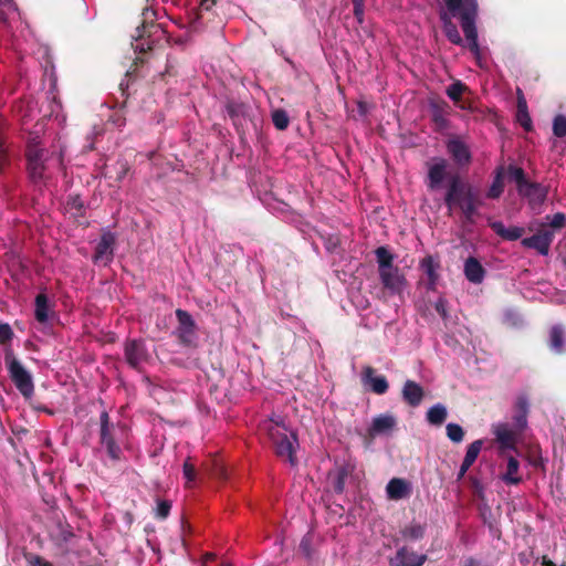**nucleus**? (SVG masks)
Returning a JSON list of instances; mask_svg holds the SVG:
<instances>
[{
  "label": "nucleus",
  "instance_id": "nucleus-5",
  "mask_svg": "<svg viewBox=\"0 0 566 566\" xmlns=\"http://www.w3.org/2000/svg\"><path fill=\"white\" fill-rule=\"evenodd\" d=\"M460 23L469 43V50L474 54L475 59L480 62L481 50L478 42V30L475 21L478 18V1L476 0H464L463 10L460 14Z\"/></svg>",
  "mask_w": 566,
  "mask_h": 566
},
{
  "label": "nucleus",
  "instance_id": "nucleus-8",
  "mask_svg": "<svg viewBox=\"0 0 566 566\" xmlns=\"http://www.w3.org/2000/svg\"><path fill=\"white\" fill-rule=\"evenodd\" d=\"M156 12L153 9H145L143 11V22L137 28L136 50L147 52L153 50L155 40L153 36L158 32L165 33L160 24L155 23Z\"/></svg>",
  "mask_w": 566,
  "mask_h": 566
},
{
  "label": "nucleus",
  "instance_id": "nucleus-51",
  "mask_svg": "<svg viewBox=\"0 0 566 566\" xmlns=\"http://www.w3.org/2000/svg\"><path fill=\"white\" fill-rule=\"evenodd\" d=\"M13 331L8 323H0V344L6 345L11 342Z\"/></svg>",
  "mask_w": 566,
  "mask_h": 566
},
{
  "label": "nucleus",
  "instance_id": "nucleus-6",
  "mask_svg": "<svg viewBox=\"0 0 566 566\" xmlns=\"http://www.w3.org/2000/svg\"><path fill=\"white\" fill-rule=\"evenodd\" d=\"M27 168L33 182L44 180L49 151L40 145L38 138H31L25 148Z\"/></svg>",
  "mask_w": 566,
  "mask_h": 566
},
{
  "label": "nucleus",
  "instance_id": "nucleus-3",
  "mask_svg": "<svg viewBox=\"0 0 566 566\" xmlns=\"http://www.w3.org/2000/svg\"><path fill=\"white\" fill-rule=\"evenodd\" d=\"M125 427H119L111 422L109 415L104 410L99 416V443L105 449L107 457L113 463L119 462L124 459L120 448L123 442L118 437V430H124Z\"/></svg>",
  "mask_w": 566,
  "mask_h": 566
},
{
  "label": "nucleus",
  "instance_id": "nucleus-36",
  "mask_svg": "<svg viewBox=\"0 0 566 566\" xmlns=\"http://www.w3.org/2000/svg\"><path fill=\"white\" fill-rule=\"evenodd\" d=\"M482 447H483V441L480 439L473 441L472 443H470L468 446L467 452H465V455L463 459V462L465 463V465H470V467L473 465V463L475 462V460L478 459V457L482 450Z\"/></svg>",
  "mask_w": 566,
  "mask_h": 566
},
{
  "label": "nucleus",
  "instance_id": "nucleus-26",
  "mask_svg": "<svg viewBox=\"0 0 566 566\" xmlns=\"http://www.w3.org/2000/svg\"><path fill=\"white\" fill-rule=\"evenodd\" d=\"M516 120L526 132H531L533 129V124L528 113L527 103L520 88L517 90Z\"/></svg>",
  "mask_w": 566,
  "mask_h": 566
},
{
  "label": "nucleus",
  "instance_id": "nucleus-12",
  "mask_svg": "<svg viewBox=\"0 0 566 566\" xmlns=\"http://www.w3.org/2000/svg\"><path fill=\"white\" fill-rule=\"evenodd\" d=\"M379 279L388 295H400L407 286V280L397 266L379 273Z\"/></svg>",
  "mask_w": 566,
  "mask_h": 566
},
{
  "label": "nucleus",
  "instance_id": "nucleus-10",
  "mask_svg": "<svg viewBox=\"0 0 566 566\" xmlns=\"http://www.w3.org/2000/svg\"><path fill=\"white\" fill-rule=\"evenodd\" d=\"M124 357L132 368L139 369L144 363L149 360L150 355L144 340L128 339L124 345Z\"/></svg>",
  "mask_w": 566,
  "mask_h": 566
},
{
  "label": "nucleus",
  "instance_id": "nucleus-59",
  "mask_svg": "<svg viewBox=\"0 0 566 566\" xmlns=\"http://www.w3.org/2000/svg\"><path fill=\"white\" fill-rule=\"evenodd\" d=\"M542 564L544 566H556V564L553 560H551L547 556H543Z\"/></svg>",
  "mask_w": 566,
  "mask_h": 566
},
{
  "label": "nucleus",
  "instance_id": "nucleus-4",
  "mask_svg": "<svg viewBox=\"0 0 566 566\" xmlns=\"http://www.w3.org/2000/svg\"><path fill=\"white\" fill-rule=\"evenodd\" d=\"M268 433L275 454L280 458H286L292 465H295L297 463L294 454L295 444H297L296 434L294 432L287 433L286 428L279 423H271L268 427Z\"/></svg>",
  "mask_w": 566,
  "mask_h": 566
},
{
  "label": "nucleus",
  "instance_id": "nucleus-46",
  "mask_svg": "<svg viewBox=\"0 0 566 566\" xmlns=\"http://www.w3.org/2000/svg\"><path fill=\"white\" fill-rule=\"evenodd\" d=\"M171 510V502L168 500H158L155 516L159 520H165L169 516Z\"/></svg>",
  "mask_w": 566,
  "mask_h": 566
},
{
  "label": "nucleus",
  "instance_id": "nucleus-58",
  "mask_svg": "<svg viewBox=\"0 0 566 566\" xmlns=\"http://www.w3.org/2000/svg\"><path fill=\"white\" fill-rule=\"evenodd\" d=\"M470 468H471L470 465H465V463L462 461V464H461L458 475H457V480L458 481L462 480Z\"/></svg>",
  "mask_w": 566,
  "mask_h": 566
},
{
  "label": "nucleus",
  "instance_id": "nucleus-53",
  "mask_svg": "<svg viewBox=\"0 0 566 566\" xmlns=\"http://www.w3.org/2000/svg\"><path fill=\"white\" fill-rule=\"evenodd\" d=\"M447 304L448 302L444 297H439L434 303V310L443 319L448 318Z\"/></svg>",
  "mask_w": 566,
  "mask_h": 566
},
{
  "label": "nucleus",
  "instance_id": "nucleus-13",
  "mask_svg": "<svg viewBox=\"0 0 566 566\" xmlns=\"http://www.w3.org/2000/svg\"><path fill=\"white\" fill-rule=\"evenodd\" d=\"M554 240V231L544 227L535 234L522 240L525 248L534 249L542 255H547Z\"/></svg>",
  "mask_w": 566,
  "mask_h": 566
},
{
  "label": "nucleus",
  "instance_id": "nucleus-7",
  "mask_svg": "<svg viewBox=\"0 0 566 566\" xmlns=\"http://www.w3.org/2000/svg\"><path fill=\"white\" fill-rule=\"evenodd\" d=\"M4 360L10 378L19 392L24 398H30L34 392V385L30 373L14 357L12 352H6Z\"/></svg>",
  "mask_w": 566,
  "mask_h": 566
},
{
  "label": "nucleus",
  "instance_id": "nucleus-64",
  "mask_svg": "<svg viewBox=\"0 0 566 566\" xmlns=\"http://www.w3.org/2000/svg\"><path fill=\"white\" fill-rule=\"evenodd\" d=\"M4 1L8 2V3H12L13 0H4Z\"/></svg>",
  "mask_w": 566,
  "mask_h": 566
},
{
  "label": "nucleus",
  "instance_id": "nucleus-42",
  "mask_svg": "<svg viewBox=\"0 0 566 566\" xmlns=\"http://www.w3.org/2000/svg\"><path fill=\"white\" fill-rule=\"evenodd\" d=\"M495 436L499 442L506 447H512L514 442V433L512 430H510L506 426H500L496 431Z\"/></svg>",
  "mask_w": 566,
  "mask_h": 566
},
{
  "label": "nucleus",
  "instance_id": "nucleus-16",
  "mask_svg": "<svg viewBox=\"0 0 566 566\" xmlns=\"http://www.w3.org/2000/svg\"><path fill=\"white\" fill-rule=\"evenodd\" d=\"M429 109L431 115V120L437 126L438 130H443L449 128L450 122L448 116L451 113L450 105L441 98L431 99L429 102Z\"/></svg>",
  "mask_w": 566,
  "mask_h": 566
},
{
  "label": "nucleus",
  "instance_id": "nucleus-38",
  "mask_svg": "<svg viewBox=\"0 0 566 566\" xmlns=\"http://www.w3.org/2000/svg\"><path fill=\"white\" fill-rule=\"evenodd\" d=\"M66 210L74 211L75 216H84V202L78 195H70L66 200Z\"/></svg>",
  "mask_w": 566,
  "mask_h": 566
},
{
  "label": "nucleus",
  "instance_id": "nucleus-32",
  "mask_svg": "<svg viewBox=\"0 0 566 566\" xmlns=\"http://www.w3.org/2000/svg\"><path fill=\"white\" fill-rule=\"evenodd\" d=\"M448 417V411L444 405L436 403L427 411V421L432 426H441Z\"/></svg>",
  "mask_w": 566,
  "mask_h": 566
},
{
  "label": "nucleus",
  "instance_id": "nucleus-43",
  "mask_svg": "<svg viewBox=\"0 0 566 566\" xmlns=\"http://www.w3.org/2000/svg\"><path fill=\"white\" fill-rule=\"evenodd\" d=\"M553 134L558 137L563 138L566 136V116L565 115H556L553 120Z\"/></svg>",
  "mask_w": 566,
  "mask_h": 566
},
{
  "label": "nucleus",
  "instance_id": "nucleus-22",
  "mask_svg": "<svg viewBox=\"0 0 566 566\" xmlns=\"http://www.w3.org/2000/svg\"><path fill=\"white\" fill-rule=\"evenodd\" d=\"M452 17L446 10H440L439 18L442 22L443 32L447 39L455 45H462L463 40L459 33L457 25L452 22Z\"/></svg>",
  "mask_w": 566,
  "mask_h": 566
},
{
  "label": "nucleus",
  "instance_id": "nucleus-18",
  "mask_svg": "<svg viewBox=\"0 0 566 566\" xmlns=\"http://www.w3.org/2000/svg\"><path fill=\"white\" fill-rule=\"evenodd\" d=\"M115 242L116 239L112 232L103 233L99 242L95 248V252L93 255L94 262H103L104 264L111 262L113 259Z\"/></svg>",
  "mask_w": 566,
  "mask_h": 566
},
{
  "label": "nucleus",
  "instance_id": "nucleus-14",
  "mask_svg": "<svg viewBox=\"0 0 566 566\" xmlns=\"http://www.w3.org/2000/svg\"><path fill=\"white\" fill-rule=\"evenodd\" d=\"M361 384L376 395H384L388 391L389 384L384 375H377L371 366H365L361 370Z\"/></svg>",
  "mask_w": 566,
  "mask_h": 566
},
{
  "label": "nucleus",
  "instance_id": "nucleus-17",
  "mask_svg": "<svg viewBox=\"0 0 566 566\" xmlns=\"http://www.w3.org/2000/svg\"><path fill=\"white\" fill-rule=\"evenodd\" d=\"M397 426L396 418L390 413H381L373 419L370 427L367 430V436L370 439L377 436L389 434Z\"/></svg>",
  "mask_w": 566,
  "mask_h": 566
},
{
  "label": "nucleus",
  "instance_id": "nucleus-61",
  "mask_svg": "<svg viewBox=\"0 0 566 566\" xmlns=\"http://www.w3.org/2000/svg\"><path fill=\"white\" fill-rule=\"evenodd\" d=\"M213 558H214V555H213V554H207V555H206V559H207V560H208V559H213Z\"/></svg>",
  "mask_w": 566,
  "mask_h": 566
},
{
  "label": "nucleus",
  "instance_id": "nucleus-48",
  "mask_svg": "<svg viewBox=\"0 0 566 566\" xmlns=\"http://www.w3.org/2000/svg\"><path fill=\"white\" fill-rule=\"evenodd\" d=\"M57 528H59L57 539H60L61 542L67 543L74 536L72 527L66 522H64V523L59 522Z\"/></svg>",
  "mask_w": 566,
  "mask_h": 566
},
{
  "label": "nucleus",
  "instance_id": "nucleus-55",
  "mask_svg": "<svg viewBox=\"0 0 566 566\" xmlns=\"http://www.w3.org/2000/svg\"><path fill=\"white\" fill-rule=\"evenodd\" d=\"M8 163V154L4 140L0 136V169Z\"/></svg>",
  "mask_w": 566,
  "mask_h": 566
},
{
  "label": "nucleus",
  "instance_id": "nucleus-57",
  "mask_svg": "<svg viewBox=\"0 0 566 566\" xmlns=\"http://www.w3.org/2000/svg\"><path fill=\"white\" fill-rule=\"evenodd\" d=\"M238 108H239V105H238V104H234V103H229V104L227 105V112H228V114H229L231 117H233V116H237V115H238V113H239V109H238Z\"/></svg>",
  "mask_w": 566,
  "mask_h": 566
},
{
  "label": "nucleus",
  "instance_id": "nucleus-21",
  "mask_svg": "<svg viewBox=\"0 0 566 566\" xmlns=\"http://www.w3.org/2000/svg\"><path fill=\"white\" fill-rule=\"evenodd\" d=\"M424 397L423 388L413 380H407L402 387V398L411 407H418Z\"/></svg>",
  "mask_w": 566,
  "mask_h": 566
},
{
  "label": "nucleus",
  "instance_id": "nucleus-62",
  "mask_svg": "<svg viewBox=\"0 0 566 566\" xmlns=\"http://www.w3.org/2000/svg\"><path fill=\"white\" fill-rule=\"evenodd\" d=\"M0 19L4 20V14H3V12L1 10H0Z\"/></svg>",
  "mask_w": 566,
  "mask_h": 566
},
{
  "label": "nucleus",
  "instance_id": "nucleus-49",
  "mask_svg": "<svg viewBox=\"0 0 566 566\" xmlns=\"http://www.w3.org/2000/svg\"><path fill=\"white\" fill-rule=\"evenodd\" d=\"M447 7V12L453 17L459 15L464 7V0H443Z\"/></svg>",
  "mask_w": 566,
  "mask_h": 566
},
{
  "label": "nucleus",
  "instance_id": "nucleus-30",
  "mask_svg": "<svg viewBox=\"0 0 566 566\" xmlns=\"http://www.w3.org/2000/svg\"><path fill=\"white\" fill-rule=\"evenodd\" d=\"M375 255L378 263V273L382 271H388L394 268V255L389 252L386 247H379L375 250Z\"/></svg>",
  "mask_w": 566,
  "mask_h": 566
},
{
  "label": "nucleus",
  "instance_id": "nucleus-39",
  "mask_svg": "<svg viewBox=\"0 0 566 566\" xmlns=\"http://www.w3.org/2000/svg\"><path fill=\"white\" fill-rule=\"evenodd\" d=\"M447 430V437L454 443H460L463 441L464 438V430L463 428L458 423H448L446 427Z\"/></svg>",
  "mask_w": 566,
  "mask_h": 566
},
{
  "label": "nucleus",
  "instance_id": "nucleus-31",
  "mask_svg": "<svg viewBox=\"0 0 566 566\" xmlns=\"http://www.w3.org/2000/svg\"><path fill=\"white\" fill-rule=\"evenodd\" d=\"M480 200L474 195L468 200H464L459 205L457 208H459L462 211L463 218L467 222L473 223L474 222V216L478 213V207L480 206Z\"/></svg>",
  "mask_w": 566,
  "mask_h": 566
},
{
  "label": "nucleus",
  "instance_id": "nucleus-44",
  "mask_svg": "<svg viewBox=\"0 0 566 566\" xmlns=\"http://www.w3.org/2000/svg\"><path fill=\"white\" fill-rule=\"evenodd\" d=\"M107 123L112 124L114 127L120 128L126 124V117L124 114V108H117L112 112V114L107 118Z\"/></svg>",
  "mask_w": 566,
  "mask_h": 566
},
{
  "label": "nucleus",
  "instance_id": "nucleus-9",
  "mask_svg": "<svg viewBox=\"0 0 566 566\" xmlns=\"http://www.w3.org/2000/svg\"><path fill=\"white\" fill-rule=\"evenodd\" d=\"M176 316L179 323L176 334L180 344L187 347H195L197 345V334L192 316L187 311L180 308L176 311Z\"/></svg>",
  "mask_w": 566,
  "mask_h": 566
},
{
  "label": "nucleus",
  "instance_id": "nucleus-37",
  "mask_svg": "<svg viewBox=\"0 0 566 566\" xmlns=\"http://www.w3.org/2000/svg\"><path fill=\"white\" fill-rule=\"evenodd\" d=\"M468 90V86L463 84L461 81H455L447 87V95L454 103H459L461 101L462 94Z\"/></svg>",
  "mask_w": 566,
  "mask_h": 566
},
{
  "label": "nucleus",
  "instance_id": "nucleus-2",
  "mask_svg": "<svg viewBox=\"0 0 566 566\" xmlns=\"http://www.w3.org/2000/svg\"><path fill=\"white\" fill-rule=\"evenodd\" d=\"M506 171L509 179L515 182L518 195L527 199L532 209H537L545 202L548 195L546 186L530 181L521 167L509 165Z\"/></svg>",
  "mask_w": 566,
  "mask_h": 566
},
{
  "label": "nucleus",
  "instance_id": "nucleus-11",
  "mask_svg": "<svg viewBox=\"0 0 566 566\" xmlns=\"http://www.w3.org/2000/svg\"><path fill=\"white\" fill-rule=\"evenodd\" d=\"M446 148L453 163L459 168H468L472 163L470 147L459 137L454 136L447 140Z\"/></svg>",
  "mask_w": 566,
  "mask_h": 566
},
{
  "label": "nucleus",
  "instance_id": "nucleus-27",
  "mask_svg": "<svg viewBox=\"0 0 566 566\" xmlns=\"http://www.w3.org/2000/svg\"><path fill=\"white\" fill-rule=\"evenodd\" d=\"M489 226L499 237H501L504 240H509V241L517 240L524 233L523 228H521V227L505 228V226L501 221H492V222H490Z\"/></svg>",
  "mask_w": 566,
  "mask_h": 566
},
{
  "label": "nucleus",
  "instance_id": "nucleus-25",
  "mask_svg": "<svg viewBox=\"0 0 566 566\" xmlns=\"http://www.w3.org/2000/svg\"><path fill=\"white\" fill-rule=\"evenodd\" d=\"M35 310H34V317L40 324H46L50 318V313L53 314L51 311V305L49 303V297L45 293H39L35 296L34 301Z\"/></svg>",
  "mask_w": 566,
  "mask_h": 566
},
{
  "label": "nucleus",
  "instance_id": "nucleus-60",
  "mask_svg": "<svg viewBox=\"0 0 566 566\" xmlns=\"http://www.w3.org/2000/svg\"><path fill=\"white\" fill-rule=\"evenodd\" d=\"M464 566H479V563L474 558H468Z\"/></svg>",
  "mask_w": 566,
  "mask_h": 566
},
{
  "label": "nucleus",
  "instance_id": "nucleus-52",
  "mask_svg": "<svg viewBox=\"0 0 566 566\" xmlns=\"http://www.w3.org/2000/svg\"><path fill=\"white\" fill-rule=\"evenodd\" d=\"M216 0H201L198 12L196 14V21L202 19L205 11H210L216 6Z\"/></svg>",
  "mask_w": 566,
  "mask_h": 566
},
{
  "label": "nucleus",
  "instance_id": "nucleus-45",
  "mask_svg": "<svg viewBox=\"0 0 566 566\" xmlns=\"http://www.w3.org/2000/svg\"><path fill=\"white\" fill-rule=\"evenodd\" d=\"M546 219L553 231L560 230L566 226V214L563 212H557L553 217L546 216Z\"/></svg>",
  "mask_w": 566,
  "mask_h": 566
},
{
  "label": "nucleus",
  "instance_id": "nucleus-54",
  "mask_svg": "<svg viewBox=\"0 0 566 566\" xmlns=\"http://www.w3.org/2000/svg\"><path fill=\"white\" fill-rule=\"evenodd\" d=\"M352 2L354 6V15L358 22L361 23L364 18V0H354Z\"/></svg>",
  "mask_w": 566,
  "mask_h": 566
},
{
  "label": "nucleus",
  "instance_id": "nucleus-40",
  "mask_svg": "<svg viewBox=\"0 0 566 566\" xmlns=\"http://www.w3.org/2000/svg\"><path fill=\"white\" fill-rule=\"evenodd\" d=\"M272 122L275 128H277L279 130H284L287 128L290 124V118L284 109H275L272 113Z\"/></svg>",
  "mask_w": 566,
  "mask_h": 566
},
{
  "label": "nucleus",
  "instance_id": "nucleus-34",
  "mask_svg": "<svg viewBox=\"0 0 566 566\" xmlns=\"http://www.w3.org/2000/svg\"><path fill=\"white\" fill-rule=\"evenodd\" d=\"M549 347L557 354L564 352V331L560 326H553L549 333Z\"/></svg>",
  "mask_w": 566,
  "mask_h": 566
},
{
  "label": "nucleus",
  "instance_id": "nucleus-33",
  "mask_svg": "<svg viewBox=\"0 0 566 566\" xmlns=\"http://www.w3.org/2000/svg\"><path fill=\"white\" fill-rule=\"evenodd\" d=\"M503 171H504L503 167H500L496 170V174L492 181V185L490 186V188L486 192L488 198L497 199L503 193V191H504Z\"/></svg>",
  "mask_w": 566,
  "mask_h": 566
},
{
  "label": "nucleus",
  "instance_id": "nucleus-56",
  "mask_svg": "<svg viewBox=\"0 0 566 566\" xmlns=\"http://www.w3.org/2000/svg\"><path fill=\"white\" fill-rule=\"evenodd\" d=\"M118 88L122 92V95L127 97L129 95V80H122V82L118 85Z\"/></svg>",
  "mask_w": 566,
  "mask_h": 566
},
{
  "label": "nucleus",
  "instance_id": "nucleus-29",
  "mask_svg": "<svg viewBox=\"0 0 566 566\" xmlns=\"http://www.w3.org/2000/svg\"><path fill=\"white\" fill-rule=\"evenodd\" d=\"M205 474L218 479L226 480L228 478L227 469L221 459L213 457L203 464Z\"/></svg>",
  "mask_w": 566,
  "mask_h": 566
},
{
  "label": "nucleus",
  "instance_id": "nucleus-1",
  "mask_svg": "<svg viewBox=\"0 0 566 566\" xmlns=\"http://www.w3.org/2000/svg\"><path fill=\"white\" fill-rule=\"evenodd\" d=\"M443 181H447V191L444 203L451 212L464 200L470 199L475 193L472 187L465 182L458 172L449 171V163L444 158H433L428 167L426 184L430 190H439Z\"/></svg>",
  "mask_w": 566,
  "mask_h": 566
},
{
  "label": "nucleus",
  "instance_id": "nucleus-47",
  "mask_svg": "<svg viewBox=\"0 0 566 566\" xmlns=\"http://www.w3.org/2000/svg\"><path fill=\"white\" fill-rule=\"evenodd\" d=\"M348 476V471L346 468H340L337 471L336 479L334 481V491L338 494L343 493L345 490V481Z\"/></svg>",
  "mask_w": 566,
  "mask_h": 566
},
{
  "label": "nucleus",
  "instance_id": "nucleus-63",
  "mask_svg": "<svg viewBox=\"0 0 566 566\" xmlns=\"http://www.w3.org/2000/svg\"><path fill=\"white\" fill-rule=\"evenodd\" d=\"M220 566H232V565L228 564V563H222Z\"/></svg>",
  "mask_w": 566,
  "mask_h": 566
},
{
  "label": "nucleus",
  "instance_id": "nucleus-41",
  "mask_svg": "<svg viewBox=\"0 0 566 566\" xmlns=\"http://www.w3.org/2000/svg\"><path fill=\"white\" fill-rule=\"evenodd\" d=\"M182 472L184 476L186 479V486L191 488L192 483L196 481L198 473L196 470L195 464L190 461V458H188L182 465Z\"/></svg>",
  "mask_w": 566,
  "mask_h": 566
},
{
  "label": "nucleus",
  "instance_id": "nucleus-28",
  "mask_svg": "<svg viewBox=\"0 0 566 566\" xmlns=\"http://www.w3.org/2000/svg\"><path fill=\"white\" fill-rule=\"evenodd\" d=\"M520 462L514 457H509L506 470L501 475V480L507 485H517L522 482V476L518 473Z\"/></svg>",
  "mask_w": 566,
  "mask_h": 566
},
{
  "label": "nucleus",
  "instance_id": "nucleus-50",
  "mask_svg": "<svg viewBox=\"0 0 566 566\" xmlns=\"http://www.w3.org/2000/svg\"><path fill=\"white\" fill-rule=\"evenodd\" d=\"M25 560L29 566H54L51 562L36 554H27Z\"/></svg>",
  "mask_w": 566,
  "mask_h": 566
},
{
  "label": "nucleus",
  "instance_id": "nucleus-23",
  "mask_svg": "<svg viewBox=\"0 0 566 566\" xmlns=\"http://www.w3.org/2000/svg\"><path fill=\"white\" fill-rule=\"evenodd\" d=\"M386 492L390 500H401L409 495L410 484L403 479L392 478L386 486Z\"/></svg>",
  "mask_w": 566,
  "mask_h": 566
},
{
  "label": "nucleus",
  "instance_id": "nucleus-24",
  "mask_svg": "<svg viewBox=\"0 0 566 566\" xmlns=\"http://www.w3.org/2000/svg\"><path fill=\"white\" fill-rule=\"evenodd\" d=\"M528 400L525 396H520L515 403V416H514V426L517 431L522 432L527 427V416H528Z\"/></svg>",
  "mask_w": 566,
  "mask_h": 566
},
{
  "label": "nucleus",
  "instance_id": "nucleus-19",
  "mask_svg": "<svg viewBox=\"0 0 566 566\" xmlns=\"http://www.w3.org/2000/svg\"><path fill=\"white\" fill-rule=\"evenodd\" d=\"M420 270L427 275V289L429 291H436L440 270V261L438 256L427 255L420 261Z\"/></svg>",
  "mask_w": 566,
  "mask_h": 566
},
{
  "label": "nucleus",
  "instance_id": "nucleus-20",
  "mask_svg": "<svg viewBox=\"0 0 566 566\" xmlns=\"http://www.w3.org/2000/svg\"><path fill=\"white\" fill-rule=\"evenodd\" d=\"M463 272L465 279L473 284L482 283L486 273L481 262L474 256H469L465 260Z\"/></svg>",
  "mask_w": 566,
  "mask_h": 566
},
{
  "label": "nucleus",
  "instance_id": "nucleus-35",
  "mask_svg": "<svg viewBox=\"0 0 566 566\" xmlns=\"http://www.w3.org/2000/svg\"><path fill=\"white\" fill-rule=\"evenodd\" d=\"M426 528L419 523H410L401 530V535L406 539L417 541L424 536Z\"/></svg>",
  "mask_w": 566,
  "mask_h": 566
},
{
  "label": "nucleus",
  "instance_id": "nucleus-15",
  "mask_svg": "<svg viewBox=\"0 0 566 566\" xmlns=\"http://www.w3.org/2000/svg\"><path fill=\"white\" fill-rule=\"evenodd\" d=\"M427 559L426 554H417L407 546H402L389 558V566H422Z\"/></svg>",
  "mask_w": 566,
  "mask_h": 566
}]
</instances>
